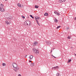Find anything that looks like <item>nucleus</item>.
Here are the masks:
<instances>
[{
	"label": "nucleus",
	"mask_w": 76,
	"mask_h": 76,
	"mask_svg": "<svg viewBox=\"0 0 76 76\" xmlns=\"http://www.w3.org/2000/svg\"><path fill=\"white\" fill-rule=\"evenodd\" d=\"M13 67L14 70L15 72H18V70H19V67L18 66L17 64L15 63H13Z\"/></svg>",
	"instance_id": "1"
},
{
	"label": "nucleus",
	"mask_w": 76,
	"mask_h": 76,
	"mask_svg": "<svg viewBox=\"0 0 76 76\" xmlns=\"http://www.w3.org/2000/svg\"><path fill=\"white\" fill-rule=\"evenodd\" d=\"M33 51L34 53L36 54H39V51L38 50H37L35 48H33Z\"/></svg>",
	"instance_id": "2"
},
{
	"label": "nucleus",
	"mask_w": 76,
	"mask_h": 76,
	"mask_svg": "<svg viewBox=\"0 0 76 76\" xmlns=\"http://www.w3.org/2000/svg\"><path fill=\"white\" fill-rule=\"evenodd\" d=\"M26 23H27V25H31V21L27 20L26 21Z\"/></svg>",
	"instance_id": "3"
},
{
	"label": "nucleus",
	"mask_w": 76,
	"mask_h": 76,
	"mask_svg": "<svg viewBox=\"0 0 76 76\" xmlns=\"http://www.w3.org/2000/svg\"><path fill=\"white\" fill-rule=\"evenodd\" d=\"M38 42H34V43L33 44V46H36L38 45Z\"/></svg>",
	"instance_id": "4"
},
{
	"label": "nucleus",
	"mask_w": 76,
	"mask_h": 76,
	"mask_svg": "<svg viewBox=\"0 0 76 76\" xmlns=\"http://www.w3.org/2000/svg\"><path fill=\"white\" fill-rule=\"evenodd\" d=\"M7 19H8V20H12L13 18L12 17L10 16L9 17H7Z\"/></svg>",
	"instance_id": "5"
},
{
	"label": "nucleus",
	"mask_w": 76,
	"mask_h": 76,
	"mask_svg": "<svg viewBox=\"0 0 76 76\" xmlns=\"http://www.w3.org/2000/svg\"><path fill=\"white\" fill-rule=\"evenodd\" d=\"M46 43L47 44V45H50V44H51V42L50 41H48L47 42H46Z\"/></svg>",
	"instance_id": "6"
},
{
	"label": "nucleus",
	"mask_w": 76,
	"mask_h": 76,
	"mask_svg": "<svg viewBox=\"0 0 76 76\" xmlns=\"http://www.w3.org/2000/svg\"><path fill=\"white\" fill-rule=\"evenodd\" d=\"M0 11L1 12H4V9L3 8V7L1 8V9H0Z\"/></svg>",
	"instance_id": "7"
},
{
	"label": "nucleus",
	"mask_w": 76,
	"mask_h": 76,
	"mask_svg": "<svg viewBox=\"0 0 76 76\" xmlns=\"http://www.w3.org/2000/svg\"><path fill=\"white\" fill-rule=\"evenodd\" d=\"M58 66H56V67H53L52 68V69L53 70V69H54V70H55V69H58Z\"/></svg>",
	"instance_id": "8"
},
{
	"label": "nucleus",
	"mask_w": 76,
	"mask_h": 76,
	"mask_svg": "<svg viewBox=\"0 0 76 76\" xmlns=\"http://www.w3.org/2000/svg\"><path fill=\"white\" fill-rule=\"evenodd\" d=\"M66 1V0H60L59 1L60 3H63Z\"/></svg>",
	"instance_id": "9"
},
{
	"label": "nucleus",
	"mask_w": 76,
	"mask_h": 76,
	"mask_svg": "<svg viewBox=\"0 0 76 76\" xmlns=\"http://www.w3.org/2000/svg\"><path fill=\"white\" fill-rule=\"evenodd\" d=\"M33 55H30L29 57V58L30 60H32V58H33Z\"/></svg>",
	"instance_id": "10"
},
{
	"label": "nucleus",
	"mask_w": 76,
	"mask_h": 76,
	"mask_svg": "<svg viewBox=\"0 0 76 76\" xmlns=\"http://www.w3.org/2000/svg\"><path fill=\"white\" fill-rule=\"evenodd\" d=\"M3 4H0V10L2 7H3Z\"/></svg>",
	"instance_id": "11"
},
{
	"label": "nucleus",
	"mask_w": 76,
	"mask_h": 76,
	"mask_svg": "<svg viewBox=\"0 0 76 76\" xmlns=\"http://www.w3.org/2000/svg\"><path fill=\"white\" fill-rule=\"evenodd\" d=\"M56 76H61V74L59 73H57Z\"/></svg>",
	"instance_id": "12"
},
{
	"label": "nucleus",
	"mask_w": 76,
	"mask_h": 76,
	"mask_svg": "<svg viewBox=\"0 0 76 76\" xmlns=\"http://www.w3.org/2000/svg\"><path fill=\"white\" fill-rule=\"evenodd\" d=\"M30 66L31 67L34 66V63H31L30 64Z\"/></svg>",
	"instance_id": "13"
},
{
	"label": "nucleus",
	"mask_w": 76,
	"mask_h": 76,
	"mask_svg": "<svg viewBox=\"0 0 76 76\" xmlns=\"http://www.w3.org/2000/svg\"><path fill=\"white\" fill-rule=\"evenodd\" d=\"M17 6L19 7H22L21 6V5H20V4H17Z\"/></svg>",
	"instance_id": "14"
},
{
	"label": "nucleus",
	"mask_w": 76,
	"mask_h": 76,
	"mask_svg": "<svg viewBox=\"0 0 76 76\" xmlns=\"http://www.w3.org/2000/svg\"><path fill=\"white\" fill-rule=\"evenodd\" d=\"M35 19H40V18H39L38 16H37V17H35Z\"/></svg>",
	"instance_id": "15"
},
{
	"label": "nucleus",
	"mask_w": 76,
	"mask_h": 76,
	"mask_svg": "<svg viewBox=\"0 0 76 76\" xmlns=\"http://www.w3.org/2000/svg\"><path fill=\"white\" fill-rule=\"evenodd\" d=\"M54 21L55 22H56V23H57V22H58V20L56 19H55L54 20Z\"/></svg>",
	"instance_id": "16"
},
{
	"label": "nucleus",
	"mask_w": 76,
	"mask_h": 76,
	"mask_svg": "<svg viewBox=\"0 0 76 76\" xmlns=\"http://www.w3.org/2000/svg\"><path fill=\"white\" fill-rule=\"evenodd\" d=\"M35 7L36 9H38V7H39V6L35 5Z\"/></svg>",
	"instance_id": "17"
},
{
	"label": "nucleus",
	"mask_w": 76,
	"mask_h": 76,
	"mask_svg": "<svg viewBox=\"0 0 76 76\" xmlns=\"http://www.w3.org/2000/svg\"><path fill=\"white\" fill-rule=\"evenodd\" d=\"M45 16H48V14L47 13H45L44 14Z\"/></svg>",
	"instance_id": "18"
},
{
	"label": "nucleus",
	"mask_w": 76,
	"mask_h": 76,
	"mask_svg": "<svg viewBox=\"0 0 76 76\" xmlns=\"http://www.w3.org/2000/svg\"><path fill=\"white\" fill-rule=\"evenodd\" d=\"M6 24H10V23L9 22H8V21H6Z\"/></svg>",
	"instance_id": "19"
},
{
	"label": "nucleus",
	"mask_w": 76,
	"mask_h": 76,
	"mask_svg": "<svg viewBox=\"0 0 76 76\" xmlns=\"http://www.w3.org/2000/svg\"><path fill=\"white\" fill-rule=\"evenodd\" d=\"M6 64L5 63H3V64H2V66H6Z\"/></svg>",
	"instance_id": "20"
},
{
	"label": "nucleus",
	"mask_w": 76,
	"mask_h": 76,
	"mask_svg": "<svg viewBox=\"0 0 76 76\" xmlns=\"http://www.w3.org/2000/svg\"><path fill=\"white\" fill-rule=\"evenodd\" d=\"M30 17H31V18H32V19H34V17L32 16V15H30Z\"/></svg>",
	"instance_id": "21"
},
{
	"label": "nucleus",
	"mask_w": 76,
	"mask_h": 76,
	"mask_svg": "<svg viewBox=\"0 0 76 76\" xmlns=\"http://www.w3.org/2000/svg\"><path fill=\"white\" fill-rule=\"evenodd\" d=\"M60 27H61V26H58L56 28H57V29H58V28H60Z\"/></svg>",
	"instance_id": "22"
},
{
	"label": "nucleus",
	"mask_w": 76,
	"mask_h": 76,
	"mask_svg": "<svg viewBox=\"0 0 76 76\" xmlns=\"http://www.w3.org/2000/svg\"><path fill=\"white\" fill-rule=\"evenodd\" d=\"M54 13H55V14H57V12L56 11H55L54 12Z\"/></svg>",
	"instance_id": "23"
},
{
	"label": "nucleus",
	"mask_w": 76,
	"mask_h": 76,
	"mask_svg": "<svg viewBox=\"0 0 76 76\" xmlns=\"http://www.w3.org/2000/svg\"><path fill=\"white\" fill-rule=\"evenodd\" d=\"M72 61V59H70L69 60H68V63L70 62V61Z\"/></svg>",
	"instance_id": "24"
},
{
	"label": "nucleus",
	"mask_w": 76,
	"mask_h": 76,
	"mask_svg": "<svg viewBox=\"0 0 76 76\" xmlns=\"http://www.w3.org/2000/svg\"><path fill=\"white\" fill-rule=\"evenodd\" d=\"M68 39H70L71 38V37L70 36H68L67 37Z\"/></svg>",
	"instance_id": "25"
},
{
	"label": "nucleus",
	"mask_w": 76,
	"mask_h": 76,
	"mask_svg": "<svg viewBox=\"0 0 76 76\" xmlns=\"http://www.w3.org/2000/svg\"><path fill=\"white\" fill-rule=\"evenodd\" d=\"M52 56L53 57H54V58H56V57L55 56H54L53 55H52Z\"/></svg>",
	"instance_id": "26"
},
{
	"label": "nucleus",
	"mask_w": 76,
	"mask_h": 76,
	"mask_svg": "<svg viewBox=\"0 0 76 76\" xmlns=\"http://www.w3.org/2000/svg\"><path fill=\"white\" fill-rule=\"evenodd\" d=\"M22 18H23V19H25V16H22Z\"/></svg>",
	"instance_id": "27"
},
{
	"label": "nucleus",
	"mask_w": 76,
	"mask_h": 76,
	"mask_svg": "<svg viewBox=\"0 0 76 76\" xmlns=\"http://www.w3.org/2000/svg\"><path fill=\"white\" fill-rule=\"evenodd\" d=\"M57 15H60V14L58 13V12H57Z\"/></svg>",
	"instance_id": "28"
},
{
	"label": "nucleus",
	"mask_w": 76,
	"mask_h": 76,
	"mask_svg": "<svg viewBox=\"0 0 76 76\" xmlns=\"http://www.w3.org/2000/svg\"><path fill=\"white\" fill-rule=\"evenodd\" d=\"M27 56H28V55H26L25 56V58H26V57H27Z\"/></svg>",
	"instance_id": "29"
},
{
	"label": "nucleus",
	"mask_w": 76,
	"mask_h": 76,
	"mask_svg": "<svg viewBox=\"0 0 76 76\" xmlns=\"http://www.w3.org/2000/svg\"><path fill=\"white\" fill-rule=\"evenodd\" d=\"M18 76H22V75H21L19 74L18 75Z\"/></svg>",
	"instance_id": "30"
},
{
	"label": "nucleus",
	"mask_w": 76,
	"mask_h": 76,
	"mask_svg": "<svg viewBox=\"0 0 76 76\" xmlns=\"http://www.w3.org/2000/svg\"><path fill=\"white\" fill-rule=\"evenodd\" d=\"M37 19H36V22H38V20H37Z\"/></svg>",
	"instance_id": "31"
},
{
	"label": "nucleus",
	"mask_w": 76,
	"mask_h": 76,
	"mask_svg": "<svg viewBox=\"0 0 76 76\" xmlns=\"http://www.w3.org/2000/svg\"><path fill=\"white\" fill-rule=\"evenodd\" d=\"M38 25H39V26H40V24H39V23L38 24Z\"/></svg>",
	"instance_id": "32"
},
{
	"label": "nucleus",
	"mask_w": 76,
	"mask_h": 76,
	"mask_svg": "<svg viewBox=\"0 0 76 76\" xmlns=\"http://www.w3.org/2000/svg\"><path fill=\"white\" fill-rule=\"evenodd\" d=\"M30 60H30L29 61V62H32V61H30Z\"/></svg>",
	"instance_id": "33"
},
{
	"label": "nucleus",
	"mask_w": 76,
	"mask_h": 76,
	"mask_svg": "<svg viewBox=\"0 0 76 76\" xmlns=\"http://www.w3.org/2000/svg\"><path fill=\"white\" fill-rule=\"evenodd\" d=\"M75 20H76V17L75 18Z\"/></svg>",
	"instance_id": "34"
},
{
	"label": "nucleus",
	"mask_w": 76,
	"mask_h": 76,
	"mask_svg": "<svg viewBox=\"0 0 76 76\" xmlns=\"http://www.w3.org/2000/svg\"><path fill=\"white\" fill-rule=\"evenodd\" d=\"M37 24H38L39 23H38V22H37Z\"/></svg>",
	"instance_id": "35"
},
{
	"label": "nucleus",
	"mask_w": 76,
	"mask_h": 76,
	"mask_svg": "<svg viewBox=\"0 0 76 76\" xmlns=\"http://www.w3.org/2000/svg\"><path fill=\"white\" fill-rule=\"evenodd\" d=\"M56 15H57V13H56Z\"/></svg>",
	"instance_id": "36"
},
{
	"label": "nucleus",
	"mask_w": 76,
	"mask_h": 76,
	"mask_svg": "<svg viewBox=\"0 0 76 76\" xmlns=\"http://www.w3.org/2000/svg\"><path fill=\"white\" fill-rule=\"evenodd\" d=\"M5 0V1H7V0Z\"/></svg>",
	"instance_id": "37"
},
{
	"label": "nucleus",
	"mask_w": 76,
	"mask_h": 76,
	"mask_svg": "<svg viewBox=\"0 0 76 76\" xmlns=\"http://www.w3.org/2000/svg\"><path fill=\"white\" fill-rule=\"evenodd\" d=\"M52 52V50L51 51V52Z\"/></svg>",
	"instance_id": "38"
},
{
	"label": "nucleus",
	"mask_w": 76,
	"mask_h": 76,
	"mask_svg": "<svg viewBox=\"0 0 76 76\" xmlns=\"http://www.w3.org/2000/svg\"><path fill=\"white\" fill-rule=\"evenodd\" d=\"M68 29H69V27L68 28Z\"/></svg>",
	"instance_id": "39"
},
{
	"label": "nucleus",
	"mask_w": 76,
	"mask_h": 76,
	"mask_svg": "<svg viewBox=\"0 0 76 76\" xmlns=\"http://www.w3.org/2000/svg\"><path fill=\"white\" fill-rule=\"evenodd\" d=\"M53 69H54V68H53Z\"/></svg>",
	"instance_id": "40"
}]
</instances>
